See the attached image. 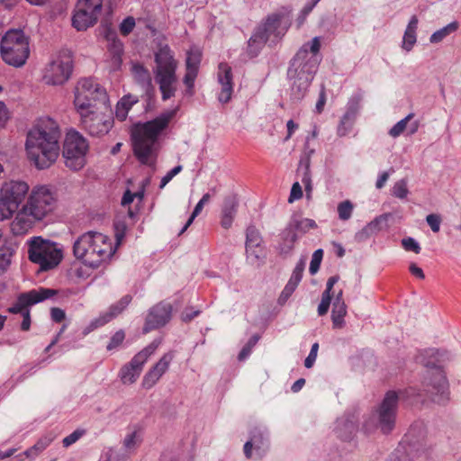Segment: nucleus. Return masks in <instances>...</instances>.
I'll return each instance as SVG.
<instances>
[{"label":"nucleus","mask_w":461,"mask_h":461,"mask_svg":"<svg viewBox=\"0 0 461 461\" xmlns=\"http://www.w3.org/2000/svg\"><path fill=\"white\" fill-rule=\"evenodd\" d=\"M29 259L40 265L41 270H50L57 267L62 259L60 249L41 238H33L29 247Z\"/></svg>","instance_id":"f8f14e48"},{"label":"nucleus","mask_w":461,"mask_h":461,"mask_svg":"<svg viewBox=\"0 0 461 461\" xmlns=\"http://www.w3.org/2000/svg\"><path fill=\"white\" fill-rule=\"evenodd\" d=\"M198 74V68L186 67V72L184 78V83L190 93V89L194 87V80Z\"/></svg>","instance_id":"49530a36"},{"label":"nucleus","mask_w":461,"mask_h":461,"mask_svg":"<svg viewBox=\"0 0 461 461\" xmlns=\"http://www.w3.org/2000/svg\"><path fill=\"white\" fill-rule=\"evenodd\" d=\"M0 52L5 63L16 68L22 67L30 55L29 37L20 29L7 31L2 37Z\"/></svg>","instance_id":"39448f33"},{"label":"nucleus","mask_w":461,"mask_h":461,"mask_svg":"<svg viewBox=\"0 0 461 461\" xmlns=\"http://www.w3.org/2000/svg\"><path fill=\"white\" fill-rule=\"evenodd\" d=\"M202 54L198 50H191L187 52L186 67L198 68L201 62Z\"/></svg>","instance_id":"c03bdc74"},{"label":"nucleus","mask_w":461,"mask_h":461,"mask_svg":"<svg viewBox=\"0 0 461 461\" xmlns=\"http://www.w3.org/2000/svg\"><path fill=\"white\" fill-rule=\"evenodd\" d=\"M102 10L101 0H78L72 24L77 31L86 30L93 26Z\"/></svg>","instance_id":"2eb2a0df"},{"label":"nucleus","mask_w":461,"mask_h":461,"mask_svg":"<svg viewBox=\"0 0 461 461\" xmlns=\"http://www.w3.org/2000/svg\"><path fill=\"white\" fill-rule=\"evenodd\" d=\"M325 104H326V93H325V89L322 88L320 93L319 99L317 101L316 107H315L317 113H322Z\"/></svg>","instance_id":"338daca9"},{"label":"nucleus","mask_w":461,"mask_h":461,"mask_svg":"<svg viewBox=\"0 0 461 461\" xmlns=\"http://www.w3.org/2000/svg\"><path fill=\"white\" fill-rule=\"evenodd\" d=\"M125 334L122 330L116 331L111 338L109 343L106 346L108 351L114 350L123 342Z\"/></svg>","instance_id":"a18cd8bd"},{"label":"nucleus","mask_w":461,"mask_h":461,"mask_svg":"<svg viewBox=\"0 0 461 461\" xmlns=\"http://www.w3.org/2000/svg\"><path fill=\"white\" fill-rule=\"evenodd\" d=\"M172 356L165 354L159 361L146 375V387L154 385L162 375L167 370Z\"/></svg>","instance_id":"a878e982"},{"label":"nucleus","mask_w":461,"mask_h":461,"mask_svg":"<svg viewBox=\"0 0 461 461\" xmlns=\"http://www.w3.org/2000/svg\"><path fill=\"white\" fill-rule=\"evenodd\" d=\"M157 63L155 72V81L159 86V90L164 101L170 99L176 91V69L177 62L173 51L168 46L161 47L155 55Z\"/></svg>","instance_id":"20e7f679"},{"label":"nucleus","mask_w":461,"mask_h":461,"mask_svg":"<svg viewBox=\"0 0 461 461\" xmlns=\"http://www.w3.org/2000/svg\"><path fill=\"white\" fill-rule=\"evenodd\" d=\"M414 388L406 389L404 392L390 391L385 394L380 407L376 411L377 424L384 433H389L394 427L397 402L399 399H409L415 396Z\"/></svg>","instance_id":"9d476101"},{"label":"nucleus","mask_w":461,"mask_h":461,"mask_svg":"<svg viewBox=\"0 0 461 461\" xmlns=\"http://www.w3.org/2000/svg\"><path fill=\"white\" fill-rule=\"evenodd\" d=\"M105 38L107 41V50L113 61L112 68L117 69L122 61L123 44L117 38L116 32L110 29L106 30Z\"/></svg>","instance_id":"5701e85b"},{"label":"nucleus","mask_w":461,"mask_h":461,"mask_svg":"<svg viewBox=\"0 0 461 461\" xmlns=\"http://www.w3.org/2000/svg\"><path fill=\"white\" fill-rule=\"evenodd\" d=\"M99 109H87L78 112L82 127L92 136L107 134L113 126V119L104 114Z\"/></svg>","instance_id":"4468645a"},{"label":"nucleus","mask_w":461,"mask_h":461,"mask_svg":"<svg viewBox=\"0 0 461 461\" xmlns=\"http://www.w3.org/2000/svg\"><path fill=\"white\" fill-rule=\"evenodd\" d=\"M110 239L97 231H87L80 235L73 244V255L86 266L97 268L114 254Z\"/></svg>","instance_id":"7ed1b4c3"},{"label":"nucleus","mask_w":461,"mask_h":461,"mask_svg":"<svg viewBox=\"0 0 461 461\" xmlns=\"http://www.w3.org/2000/svg\"><path fill=\"white\" fill-rule=\"evenodd\" d=\"M50 442V438H41L32 447L26 449L23 453V456H25L27 458L33 460L48 447ZM21 456L22 454L19 455V456Z\"/></svg>","instance_id":"c9c22d12"},{"label":"nucleus","mask_w":461,"mask_h":461,"mask_svg":"<svg viewBox=\"0 0 461 461\" xmlns=\"http://www.w3.org/2000/svg\"><path fill=\"white\" fill-rule=\"evenodd\" d=\"M428 224L434 232H438L440 229L441 218L438 214H429L426 218Z\"/></svg>","instance_id":"6e6d98bb"},{"label":"nucleus","mask_w":461,"mask_h":461,"mask_svg":"<svg viewBox=\"0 0 461 461\" xmlns=\"http://www.w3.org/2000/svg\"><path fill=\"white\" fill-rule=\"evenodd\" d=\"M393 194L398 198H404L408 194L407 183L405 180L396 182L393 187Z\"/></svg>","instance_id":"09e8293b"},{"label":"nucleus","mask_w":461,"mask_h":461,"mask_svg":"<svg viewBox=\"0 0 461 461\" xmlns=\"http://www.w3.org/2000/svg\"><path fill=\"white\" fill-rule=\"evenodd\" d=\"M322 258H323V250L321 249L315 250L314 253L312 254V260L310 263V267H309V271L312 275H314L319 271Z\"/></svg>","instance_id":"37998d69"},{"label":"nucleus","mask_w":461,"mask_h":461,"mask_svg":"<svg viewBox=\"0 0 461 461\" xmlns=\"http://www.w3.org/2000/svg\"><path fill=\"white\" fill-rule=\"evenodd\" d=\"M140 431L141 429H133L123 439L122 453L115 449H109L106 453L105 461H124L128 456L137 448L140 443Z\"/></svg>","instance_id":"f3484780"},{"label":"nucleus","mask_w":461,"mask_h":461,"mask_svg":"<svg viewBox=\"0 0 461 461\" xmlns=\"http://www.w3.org/2000/svg\"><path fill=\"white\" fill-rule=\"evenodd\" d=\"M108 102L106 90L92 78H83L78 81L74 100L77 112L106 108Z\"/></svg>","instance_id":"423d86ee"},{"label":"nucleus","mask_w":461,"mask_h":461,"mask_svg":"<svg viewBox=\"0 0 461 461\" xmlns=\"http://www.w3.org/2000/svg\"><path fill=\"white\" fill-rule=\"evenodd\" d=\"M129 222H125L123 221H121L119 219L114 221L113 226H114V231H115V238L118 244L121 243L122 239L125 236V231L130 224H133L134 221H131L129 218Z\"/></svg>","instance_id":"a19ab883"},{"label":"nucleus","mask_w":461,"mask_h":461,"mask_svg":"<svg viewBox=\"0 0 461 461\" xmlns=\"http://www.w3.org/2000/svg\"><path fill=\"white\" fill-rule=\"evenodd\" d=\"M50 315L52 321L55 322H61L66 317L65 312L62 309L57 307L51 308Z\"/></svg>","instance_id":"e2e57ef3"},{"label":"nucleus","mask_w":461,"mask_h":461,"mask_svg":"<svg viewBox=\"0 0 461 461\" xmlns=\"http://www.w3.org/2000/svg\"><path fill=\"white\" fill-rule=\"evenodd\" d=\"M409 271L414 277L423 280L425 278V275L423 270L418 267L415 263H411L409 266Z\"/></svg>","instance_id":"0e129e2a"},{"label":"nucleus","mask_w":461,"mask_h":461,"mask_svg":"<svg viewBox=\"0 0 461 461\" xmlns=\"http://www.w3.org/2000/svg\"><path fill=\"white\" fill-rule=\"evenodd\" d=\"M308 55L307 45H304L303 49L296 54L295 58L293 60L292 66L300 67L301 61L306 58Z\"/></svg>","instance_id":"69168bd1"},{"label":"nucleus","mask_w":461,"mask_h":461,"mask_svg":"<svg viewBox=\"0 0 461 461\" xmlns=\"http://www.w3.org/2000/svg\"><path fill=\"white\" fill-rule=\"evenodd\" d=\"M144 366V353L140 351L131 360L122 366L119 377L123 384H131L140 377Z\"/></svg>","instance_id":"a211bd4d"},{"label":"nucleus","mask_w":461,"mask_h":461,"mask_svg":"<svg viewBox=\"0 0 461 461\" xmlns=\"http://www.w3.org/2000/svg\"><path fill=\"white\" fill-rule=\"evenodd\" d=\"M56 199L46 186L34 187L25 204L17 212L11 223V230L15 235L27 232L36 221H41L55 207Z\"/></svg>","instance_id":"f03ea898"},{"label":"nucleus","mask_w":461,"mask_h":461,"mask_svg":"<svg viewBox=\"0 0 461 461\" xmlns=\"http://www.w3.org/2000/svg\"><path fill=\"white\" fill-rule=\"evenodd\" d=\"M210 199H211V195L209 194H205L203 195L201 200L198 202V203L194 207V212H192L190 218L188 219L187 222L184 226L181 233H183L184 231H185L188 229V227L193 223V221L195 219V217H197L201 213V212L203 211V206L207 203H209Z\"/></svg>","instance_id":"4c0bfd02"},{"label":"nucleus","mask_w":461,"mask_h":461,"mask_svg":"<svg viewBox=\"0 0 461 461\" xmlns=\"http://www.w3.org/2000/svg\"><path fill=\"white\" fill-rule=\"evenodd\" d=\"M347 314V306L343 299V291L340 289L332 303L331 320L334 329L344 327V318Z\"/></svg>","instance_id":"393cba45"},{"label":"nucleus","mask_w":461,"mask_h":461,"mask_svg":"<svg viewBox=\"0 0 461 461\" xmlns=\"http://www.w3.org/2000/svg\"><path fill=\"white\" fill-rule=\"evenodd\" d=\"M246 250L249 255H254L256 258H259L257 249L261 250L262 238L258 229L254 226H249L246 231Z\"/></svg>","instance_id":"473e14b6"},{"label":"nucleus","mask_w":461,"mask_h":461,"mask_svg":"<svg viewBox=\"0 0 461 461\" xmlns=\"http://www.w3.org/2000/svg\"><path fill=\"white\" fill-rule=\"evenodd\" d=\"M402 245L403 249L407 251H413L416 254H419L420 251V247L416 242V240L412 238H406L402 240Z\"/></svg>","instance_id":"5fc2aeb1"},{"label":"nucleus","mask_w":461,"mask_h":461,"mask_svg":"<svg viewBox=\"0 0 461 461\" xmlns=\"http://www.w3.org/2000/svg\"><path fill=\"white\" fill-rule=\"evenodd\" d=\"M144 197V182L140 184V189L136 193L131 192L127 189L121 201V205L123 208L128 207L127 216L131 221H135L137 215L139 214V209L132 210L131 208V204L133 203L134 198H138L139 200H142Z\"/></svg>","instance_id":"bb28decb"},{"label":"nucleus","mask_w":461,"mask_h":461,"mask_svg":"<svg viewBox=\"0 0 461 461\" xmlns=\"http://www.w3.org/2000/svg\"><path fill=\"white\" fill-rule=\"evenodd\" d=\"M61 131L50 117L39 119L29 130L25 149L29 160L38 168H49L58 158Z\"/></svg>","instance_id":"f257e3e1"},{"label":"nucleus","mask_w":461,"mask_h":461,"mask_svg":"<svg viewBox=\"0 0 461 461\" xmlns=\"http://www.w3.org/2000/svg\"><path fill=\"white\" fill-rule=\"evenodd\" d=\"M413 117H414V114L410 113L404 119L398 122L390 130L389 134L393 138L399 137L401 134L404 133L405 131L408 135L414 134L418 131L419 122L415 121V122H411L408 126V123L413 119Z\"/></svg>","instance_id":"c85d7f7f"},{"label":"nucleus","mask_w":461,"mask_h":461,"mask_svg":"<svg viewBox=\"0 0 461 461\" xmlns=\"http://www.w3.org/2000/svg\"><path fill=\"white\" fill-rule=\"evenodd\" d=\"M131 144L135 157L144 164V122L134 123L130 130Z\"/></svg>","instance_id":"b1692460"},{"label":"nucleus","mask_w":461,"mask_h":461,"mask_svg":"<svg viewBox=\"0 0 461 461\" xmlns=\"http://www.w3.org/2000/svg\"><path fill=\"white\" fill-rule=\"evenodd\" d=\"M317 227V223L312 219L293 216L286 229L294 233H297L300 238Z\"/></svg>","instance_id":"cd10ccee"},{"label":"nucleus","mask_w":461,"mask_h":461,"mask_svg":"<svg viewBox=\"0 0 461 461\" xmlns=\"http://www.w3.org/2000/svg\"><path fill=\"white\" fill-rule=\"evenodd\" d=\"M313 69H307L306 73L298 76V81L303 80V82H299L298 86L299 91L302 92L303 95L306 92L307 88L311 85V82L313 78Z\"/></svg>","instance_id":"79ce46f5"},{"label":"nucleus","mask_w":461,"mask_h":461,"mask_svg":"<svg viewBox=\"0 0 461 461\" xmlns=\"http://www.w3.org/2000/svg\"><path fill=\"white\" fill-rule=\"evenodd\" d=\"M319 1L320 0H312L311 4H308L303 7L301 14L297 19V27H301L303 24L306 16L312 12L313 7L319 3Z\"/></svg>","instance_id":"3c124183"},{"label":"nucleus","mask_w":461,"mask_h":461,"mask_svg":"<svg viewBox=\"0 0 461 461\" xmlns=\"http://www.w3.org/2000/svg\"><path fill=\"white\" fill-rule=\"evenodd\" d=\"M356 117V109L348 108L343 117L340 120V122L338 126V135L345 136L348 134L349 129L352 126L353 121Z\"/></svg>","instance_id":"e433bc0d"},{"label":"nucleus","mask_w":461,"mask_h":461,"mask_svg":"<svg viewBox=\"0 0 461 461\" xmlns=\"http://www.w3.org/2000/svg\"><path fill=\"white\" fill-rule=\"evenodd\" d=\"M88 149V142L82 134L76 130L68 131L62 149L66 167L73 171L83 168L86 162V155Z\"/></svg>","instance_id":"1a4fd4ad"},{"label":"nucleus","mask_w":461,"mask_h":461,"mask_svg":"<svg viewBox=\"0 0 461 461\" xmlns=\"http://www.w3.org/2000/svg\"><path fill=\"white\" fill-rule=\"evenodd\" d=\"M337 211L341 221H348L352 216L354 204L351 201L345 200L338 204Z\"/></svg>","instance_id":"58836bf2"},{"label":"nucleus","mask_w":461,"mask_h":461,"mask_svg":"<svg viewBox=\"0 0 461 461\" xmlns=\"http://www.w3.org/2000/svg\"><path fill=\"white\" fill-rule=\"evenodd\" d=\"M339 276L338 275L332 276L328 279L326 284V289L322 294L321 302L318 307V313L320 316H323L328 312L331 303V298L334 294L332 289L335 284L339 282Z\"/></svg>","instance_id":"7c9ffc66"},{"label":"nucleus","mask_w":461,"mask_h":461,"mask_svg":"<svg viewBox=\"0 0 461 461\" xmlns=\"http://www.w3.org/2000/svg\"><path fill=\"white\" fill-rule=\"evenodd\" d=\"M268 447L267 439L264 438L261 432H255L249 441L244 446V453L248 458H251V450L255 448L260 457Z\"/></svg>","instance_id":"c756f323"},{"label":"nucleus","mask_w":461,"mask_h":461,"mask_svg":"<svg viewBox=\"0 0 461 461\" xmlns=\"http://www.w3.org/2000/svg\"><path fill=\"white\" fill-rule=\"evenodd\" d=\"M82 435H83V432L80 430L73 431L71 434H69L68 436H67L63 438V440H62L63 446L64 447L71 446L72 444L77 442L81 438Z\"/></svg>","instance_id":"bf43d9fd"},{"label":"nucleus","mask_w":461,"mask_h":461,"mask_svg":"<svg viewBox=\"0 0 461 461\" xmlns=\"http://www.w3.org/2000/svg\"><path fill=\"white\" fill-rule=\"evenodd\" d=\"M318 349H319V344L314 343L312 347L309 356L306 357V359L304 361V366L307 368H311L313 366V364L316 360V357H317Z\"/></svg>","instance_id":"13d9d810"},{"label":"nucleus","mask_w":461,"mask_h":461,"mask_svg":"<svg viewBox=\"0 0 461 461\" xmlns=\"http://www.w3.org/2000/svg\"><path fill=\"white\" fill-rule=\"evenodd\" d=\"M139 102L137 95L127 94L124 95L118 102L115 107V117L122 122L127 118L131 108Z\"/></svg>","instance_id":"2f4dec72"},{"label":"nucleus","mask_w":461,"mask_h":461,"mask_svg":"<svg viewBox=\"0 0 461 461\" xmlns=\"http://www.w3.org/2000/svg\"><path fill=\"white\" fill-rule=\"evenodd\" d=\"M289 14L285 12L272 14L259 25L249 40V44H264L273 38L278 39L285 33L289 26Z\"/></svg>","instance_id":"9b49d317"},{"label":"nucleus","mask_w":461,"mask_h":461,"mask_svg":"<svg viewBox=\"0 0 461 461\" xmlns=\"http://www.w3.org/2000/svg\"><path fill=\"white\" fill-rule=\"evenodd\" d=\"M218 83L221 86L218 99L226 104L231 99L233 93L232 71L227 63H220L217 73Z\"/></svg>","instance_id":"6ab92c4d"},{"label":"nucleus","mask_w":461,"mask_h":461,"mask_svg":"<svg viewBox=\"0 0 461 461\" xmlns=\"http://www.w3.org/2000/svg\"><path fill=\"white\" fill-rule=\"evenodd\" d=\"M381 218H375L374 221L369 222L361 231V235H371L377 232L380 230Z\"/></svg>","instance_id":"864d4df0"},{"label":"nucleus","mask_w":461,"mask_h":461,"mask_svg":"<svg viewBox=\"0 0 461 461\" xmlns=\"http://www.w3.org/2000/svg\"><path fill=\"white\" fill-rule=\"evenodd\" d=\"M457 29V23H452L447 25L446 27L442 28L441 30L437 31L434 32L430 37V42L432 43H438L440 42L443 39H445L447 35L450 33L456 32Z\"/></svg>","instance_id":"ea45409f"},{"label":"nucleus","mask_w":461,"mask_h":461,"mask_svg":"<svg viewBox=\"0 0 461 461\" xmlns=\"http://www.w3.org/2000/svg\"><path fill=\"white\" fill-rule=\"evenodd\" d=\"M303 270H304V262L300 261L294 267L292 276L288 282L293 283L295 285H298V284L300 283V281L303 277Z\"/></svg>","instance_id":"8fccbe9b"},{"label":"nucleus","mask_w":461,"mask_h":461,"mask_svg":"<svg viewBox=\"0 0 461 461\" xmlns=\"http://www.w3.org/2000/svg\"><path fill=\"white\" fill-rule=\"evenodd\" d=\"M417 38H416V32H411L408 30H405L403 39H402V49H404L407 51H410L411 48L416 43Z\"/></svg>","instance_id":"de8ad7c7"},{"label":"nucleus","mask_w":461,"mask_h":461,"mask_svg":"<svg viewBox=\"0 0 461 461\" xmlns=\"http://www.w3.org/2000/svg\"><path fill=\"white\" fill-rule=\"evenodd\" d=\"M298 240L299 237L297 233H294L293 231L285 229L282 233V242L280 243L281 252L285 254L290 253L294 249Z\"/></svg>","instance_id":"f704fd0d"},{"label":"nucleus","mask_w":461,"mask_h":461,"mask_svg":"<svg viewBox=\"0 0 461 461\" xmlns=\"http://www.w3.org/2000/svg\"><path fill=\"white\" fill-rule=\"evenodd\" d=\"M177 108L162 113L155 119L146 122V167L152 166L160 149V139L174 120Z\"/></svg>","instance_id":"0eeeda50"},{"label":"nucleus","mask_w":461,"mask_h":461,"mask_svg":"<svg viewBox=\"0 0 461 461\" xmlns=\"http://www.w3.org/2000/svg\"><path fill=\"white\" fill-rule=\"evenodd\" d=\"M171 313L172 307L169 303H160L151 308L146 321V330L164 326L169 321Z\"/></svg>","instance_id":"412c9836"},{"label":"nucleus","mask_w":461,"mask_h":461,"mask_svg":"<svg viewBox=\"0 0 461 461\" xmlns=\"http://www.w3.org/2000/svg\"><path fill=\"white\" fill-rule=\"evenodd\" d=\"M57 294V290L45 287H40L39 289L23 293L18 296L13 306L9 308V312L23 315L26 311H29L28 306L43 302Z\"/></svg>","instance_id":"dca6fc26"},{"label":"nucleus","mask_w":461,"mask_h":461,"mask_svg":"<svg viewBox=\"0 0 461 461\" xmlns=\"http://www.w3.org/2000/svg\"><path fill=\"white\" fill-rule=\"evenodd\" d=\"M72 63L70 53L67 50L61 51L47 66L43 76L45 83L51 86L63 85L71 76Z\"/></svg>","instance_id":"ddd939ff"},{"label":"nucleus","mask_w":461,"mask_h":461,"mask_svg":"<svg viewBox=\"0 0 461 461\" xmlns=\"http://www.w3.org/2000/svg\"><path fill=\"white\" fill-rule=\"evenodd\" d=\"M131 301V296L129 294L124 295L119 302L112 304L107 312L102 313L98 318L91 322V326L97 328L103 326L113 319L117 317L122 311L129 305Z\"/></svg>","instance_id":"4be33fe9"},{"label":"nucleus","mask_w":461,"mask_h":461,"mask_svg":"<svg viewBox=\"0 0 461 461\" xmlns=\"http://www.w3.org/2000/svg\"><path fill=\"white\" fill-rule=\"evenodd\" d=\"M181 166H176L169 172H167V174L161 179L159 188L162 189L176 175L181 171Z\"/></svg>","instance_id":"680f3d73"},{"label":"nucleus","mask_w":461,"mask_h":461,"mask_svg":"<svg viewBox=\"0 0 461 461\" xmlns=\"http://www.w3.org/2000/svg\"><path fill=\"white\" fill-rule=\"evenodd\" d=\"M433 384H431V389L427 390L428 393H429V397L435 402L439 404H443L448 396L447 391V381L444 372L436 368L433 370Z\"/></svg>","instance_id":"aec40b11"},{"label":"nucleus","mask_w":461,"mask_h":461,"mask_svg":"<svg viewBox=\"0 0 461 461\" xmlns=\"http://www.w3.org/2000/svg\"><path fill=\"white\" fill-rule=\"evenodd\" d=\"M286 128H287V134L285 136V140H287L298 130L299 124L297 122H294L293 120H289L286 123Z\"/></svg>","instance_id":"774afa93"},{"label":"nucleus","mask_w":461,"mask_h":461,"mask_svg":"<svg viewBox=\"0 0 461 461\" xmlns=\"http://www.w3.org/2000/svg\"><path fill=\"white\" fill-rule=\"evenodd\" d=\"M29 192V185L22 180L5 182L0 188V221L7 220L19 211Z\"/></svg>","instance_id":"6e6552de"},{"label":"nucleus","mask_w":461,"mask_h":461,"mask_svg":"<svg viewBox=\"0 0 461 461\" xmlns=\"http://www.w3.org/2000/svg\"><path fill=\"white\" fill-rule=\"evenodd\" d=\"M303 197L302 186L298 182H295L291 189L289 196V203H293L294 200L301 199Z\"/></svg>","instance_id":"052dcab7"},{"label":"nucleus","mask_w":461,"mask_h":461,"mask_svg":"<svg viewBox=\"0 0 461 461\" xmlns=\"http://www.w3.org/2000/svg\"><path fill=\"white\" fill-rule=\"evenodd\" d=\"M237 211V203L234 198H228L224 202L221 210V225L224 229H229L234 220Z\"/></svg>","instance_id":"72a5a7b5"},{"label":"nucleus","mask_w":461,"mask_h":461,"mask_svg":"<svg viewBox=\"0 0 461 461\" xmlns=\"http://www.w3.org/2000/svg\"><path fill=\"white\" fill-rule=\"evenodd\" d=\"M135 26V20L131 16L126 17L120 24V31L122 34L128 35L132 32Z\"/></svg>","instance_id":"603ef678"},{"label":"nucleus","mask_w":461,"mask_h":461,"mask_svg":"<svg viewBox=\"0 0 461 461\" xmlns=\"http://www.w3.org/2000/svg\"><path fill=\"white\" fill-rule=\"evenodd\" d=\"M12 252L0 250V274L4 273L11 264Z\"/></svg>","instance_id":"4d7b16f0"}]
</instances>
